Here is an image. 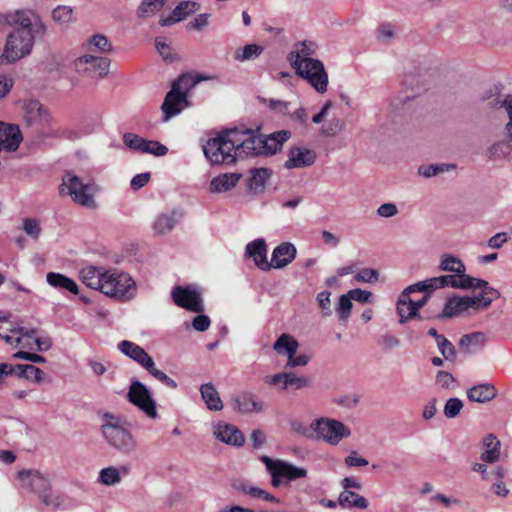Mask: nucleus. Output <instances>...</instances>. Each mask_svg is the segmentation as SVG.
<instances>
[{"mask_svg": "<svg viewBox=\"0 0 512 512\" xmlns=\"http://www.w3.org/2000/svg\"><path fill=\"white\" fill-rule=\"evenodd\" d=\"M241 178V174L234 172L219 174L211 179L209 191L212 194L229 192L237 186Z\"/></svg>", "mask_w": 512, "mask_h": 512, "instance_id": "obj_29", "label": "nucleus"}, {"mask_svg": "<svg viewBox=\"0 0 512 512\" xmlns=\"http://www.w3.org/2000/svg\"><path fill=\"white\" fill-rule=\"evenodd\" d=\"M86 50L89 52L107 53L112 50V44L108 38L102 34H96L88 39L85 44Z\"/></svg>", "mask_w": 512, "mask_h": 512, "instance_id": "obj_47", "label": "nucleus"}, {"mask_svg": "<svg viewBox=\"0 0 512 512\" xmlns=\"http://www.w3.org/2000/svg\"><path fill=\"white\" fill-rule=\"evenodd\" d=\"M168 148L155 140H145L142 153L151 154L157 157L165 156Z\"/></svg>", "mask_w": 512, "mask_h": 512, "instance_id": "obj_58", "label": "nucleus"}, {"mask_svg": "<svg viewBox=\"0 0 512 512\" xmlns=\"http://www.w3.org/2000/svg\"><path fill=\"white\" fill-rule=\"evenodd\" d=\"M245 257L252 259L255 266L262 271H270L267 259V244L263 238L255 239L245 246Z\"/></svg>", "mask_w": 512, "mask_h": 512, "instance_id": "obj_25", "label": "nucleus"}, {"mask_svg": "<svg viewBox=\"0 0 512 512\" xmlns=\"http://www.w3.org/2000/svg\"><path fill=\"white\" fill-rule=\"evenodd\" d=\"M288 390H301L310 386V379L306 376H299L294 372H287Z\"/></svg>", "mask_w": 512, "mask_h": 512, "instance_id": "obj_57", "label": "nucleus"}, {"mask_svg": "<svg viewBox=\"0 0 512 512\" xmlns=\"http://www.w3.org/2000/svg\"><path fill=\"white\" fill-rule=\"evenodd\" d=\"M436 385L441 389L450 390L455 387V378L446 371H438L435 378Z\"/></svg>", "mask_w": 512, "mask_h": 512, "instance_id": "obj_63", "label": "nucleus"}, {"mask_svg": "<svg viewBox=\"0 0 512 512\" xmlns=\"http://www.w3.org/2000/svg\"><path fill=\"white\" fill-rule=\"evenodd\" d=\"M396 33V27L390 22L380 23L376 29V38L381 43H389Z\"/></svg>", "mask_w": 512, "mask_h": 512, "instance_id": "obj_52", "label": "nucleus"}, {"mask_svg": "<svg viewBox=\"0 0 512 512\" xmlns=\"http://www.w3.org/2000/svg\"><path fill=\"white\" fill-rule=\"evenodd\" d=\"M171 297L178 307L195 313L204 311L202 293L196 285L175 286L171 290Z\"/></svg>", "mask_w": 512, "mask_h": 512, "instance_id": "obj_14", "label": "nucleus"}, {"mask_svg": "<svg viewBox=\"0 0 512 512\" xmlns=\"http://www.w3.org/2000/svg\"><path fill=\"white\" fill-rule=\"evenodd\" d=\"M165 0H143L137 9V16L142 19L150 18L160 11Z\"/></svg>", "mask_w": 512, "mask_h": 512, "instance_id": "obj_48", "label": "nucleus"}, {"mask_svg": "<svg viewBox=\"0 0 512 512\" xmlns=\"http://www.w3.org/2000/svg\"><path fill=\"white\" fill-rule=\"evenodd\" d=\"M117 348L123 355L145 369L152 377L171 389L177 388V383L156 367L153 358L141 346L132 341L123 340L117 344Z\"/></svg>", "mask_w": 512, "mask_h": 512, "instance_id": "obj_5", "label": "nucleus"}, {"mask_svg": "<svg viewBox=\"0 0 512 512\" xmlns=\"http://www.w3.org/2000/svg\"><path fill=\"white\" fill-rule=\"evenodd\" d=\"M199 9V5L193 1H185L180 3L173 10V18H166L161 21L162 26L170 25L174 22L181 21L185 19L190 14L196 12Z\"/></svg>", "mask_w": 512, "mask_h": 512, "instance_id": "obj_41", "label": "nucleus"}, {"mask_svg": "<svg viewBox=\"0 0 512 512\" xmlns=\"http://www.w3.org/2000/svg\"><path fill=\"white\" fill-rule=\"evenodd\" d=\"M130 474L126 465L108 466L99 471L97 482L104 486H116Z\"/></svg>", "mask_w": 512, "mask_h": 512, "instance_id": "obj_30", "label": "nucleus"}, {"mask_svg": "<svg viewBox=\"0 0 512 512\" xmlns=\"http://www.w3.org/2000/svg\"><path fill=\"white\" fill-rule=\"evenodd\" d=\"M289 119L299 125L300 127L306 128L309 125V117L305 107L299 106L293 112L290 111Z\"/></svg>", "mask_w": 512, "mask_h": 512, "instance_id": "obj_62", "label": "nucleus"}, {"mask_svg": "<svg viewBox=\"0 0 512 512\" xmlns=\"http://www.w3.org/2000/svg\"><path fill=\"white\" fill-rule=\"evenodd\" d=\"M110 60L107 57L84 54L74 61L75 70L92 78H101L108 74Z\"/></svg>", "mask_w": 512, "mask_h": 512, "instance_id": "obj_16", "label": "nucleus"}, {"mask_svg": "<svg viewBox=\"0 0 512 512\" xmlns=\"http://www.w3.org/2000/svg\"><path fill=\"white\" fill-rule=\"evenodd\" d=\"M13 20L17 25L13 30H25L26 32H30L34 37L37 34H43L45 32V26L39 16L31 10L17 11Z\"/></svg>", "mask_w": 512, "mask_h": 512, "instance_id": "obj_24", "label": "nucleus"}, {"mask_svg": "<svg viewBox=\"0 0 512 512\" xmlns=\"http://www.w3.org/2000/svg\"><path fill=\"white\" fill-rule=\"evenodd\" d=\"M352 307V299L348 294H343L339 297V301L336 306V313L342 323H346L349 319Z\"/></svg>", "mask_w": 512, "mask_h": 512, "instance_id": "obj_50", "label": "nucleus"}, {"mask_svg": "<svg viewBox=\"0 0 512 512\" xmlns=\"http://www.w3.org/2000/svg\"><path fill=\"white\" fill-rule=\"evenodd\" d=\"M238 158L262 156V134L249 129H233Z\"/></svg>", "mask_w": 512, "mask_h": 512, "instance_id": "obj_15", "label": "nucleus"}, {"mask_svg": "<svg viewBox=\"0 0 512 512\" xmlns=\"http://www.w3.org/2000/svg\"><path fill=\"white\" fill-rule=\"evenodd\" d=\"M229 404L233 411L240 414L259 413L264 408L263 402L250 392H240L234 395Z\"/></svg>", "mask_w": 512, "mask_h": 512, "instance_id": "obj_22", "label": "nucleus"}, {"mask_svg": "<svg viewBox=\"0 0 512 512\" xmlns=\"http://www.w3.org/2000/svg\"><path fill=\"white\" fill-rule=\"evenodd\" d=\"M313 440L331 447L338 446L352 436L351 428L336 418L321 416L311 421Z\"/></svg>", "mask_w": 512, "mask_h": 512, "instance_id": "obj_3", "label": "nucleus"}, {"mask_svg": "<svg viewBox=\"0 0 512 512\" xmlns=\"http://www.w3.org/2000/svg\"><path fill=\"white\" fill-rule=\"evenodd\" d=\"M214 438L224 444L241 447L245 442L243 433L233 424L216 421L211 424Z\"/></svg>", "mask_w": 512, "mask_h": 512, "instance_id": "obj_18", "label": "nucleus"}, {"mask_svg": "<svg viewBox=\"0 0 512 512\" xmlns=\"http://www.w3.org/2000/svg\"><path fill=\"white\" fill-rule=\"evenodd\" d=\"M479 289L482 290V293L476 296L452 297L448 299L443 310V317H453L470 308H486L499 296V292L488 284L486 287Z\"/></svg>", "mask_w": 512, "mask_h": 512, "instance_id": "obj_7", "label": "nucleus"}, {"mask_svg": "<svg viewBox=\"0 0 512 512\" xmlns=\"http://www.w3.org/2000/svg\"><path fill=\"white\" fill-rule=\"evenodd\" d=\"M261 461L265 464L267 472L271 475V484L278 488L283 482H291L307 476V470L280 459H272L262 456Z\"/></svg>", "mask_w": 512, "mask_h": 512, "instance_id": "obj_9", "label": "nucleus"}, {"mask_svg": "<svg viewBox=\"0 0 512 512\" xmlns=\"http://www.w3.org/2000/svg\"><path fill=\"white\" fill-rule=\"evenodd\" d=\"M263 103L268 107L272 112L275 114L281 115V116H289L290 108H291V102L284 101L280 99H264Z\"/></svg>", "mask_w": 512, "mask_h": 512, "instance_id": "obj_51", "label": "nucleus"}, {"mask_svg": "<svg viewBox=\"0 0 512 512\" xmlns=\"http://www.w3.org/2000/svg\"><path fill=\"white\" fill-rule=\"evenodd\" d=\"M265 383L277 387L283 391H288L287 372H280L273 375H267L264 379Z\"/></svg>", "mask_w": 512, "mask_h": 512, "instance_id": "obj_59", "label": "nucleus"}, {"mask_svg": "<svg viewBox=\"0 0 512 512\" xmlns=\"http://www.w3.org/2000/svg\"><path fill=\"white\" fill-rule=\"evenodd\" d=\"M299 348L296 338L290 334L283 333L273 344V350L279 356L287 357V360L294 356Z\"/></svg>", "mask_w": 512, "mask_h": 512, "instance_id": "obj_35", "label": "nucleus"}, {"mask_svg": "<svg viewBox=\"0 0 512 512\" xmlns=\"http://www.w3.org/2000/svg\"><path fill=\"white\" fill-rule=\"evenodd\" d=\"M201 397L211 411H221L224 407L219 392L212 383L202 384L200 387Z\"/></svg>", "mask_w": 512, "mask_h": 512, "instance_id": "obj_37", "label": "nucleus"}, {"mask_svg": "<svg viewBox=\"0 0 512 512\" xmlns=\"http://www.w3.org/2000/svg\"><path fill=\"white\" fill-rule=\"evenodd\" d=\"M35 329L27 330L21 327L20 330L14 331L11 336H7V344L13 347H21L25 349H34L33 335Z\"/></svg>", "mask_w": 512, "mask_h": 512, "instance_id": "obj_40", "label": "nucleus"}, {"mask_svg": "<svg viewBox=\"0 0 512 512\" xmlns=\"http://www.w3.org/2000/svg\"><path fill=\"white\" fill-rule=\"evenodd\" d=\"M486 156L493 161L509 159L512 156V139L505 133V138L488 146Z\"/></svg>", "mask_w": 512, "mask_h": 512, "instance_id": "obj_33", "label": "nucleus"}, {"mask_svg": "<svg viewBox=\"0 0 512 512\" xmlns=\"http://www.w3.org/2000/svg\"><path fill=\"white\" fill-rule=\"evenodd\" d=\"M467 396L473 402L484 403L497 396V389L491 383H483L471 387L467 391Z\"/></svg>", "mask_w": 512, "mask_h": 512, "instance_id": "obj_36", "label": "nucleus"}, {"mask_svg": "<svg viewBox=\"0 0 512 512\" xmlns=\"http://www.w3.org/2000/svg\"><path fill=\"white\" fill-rule=\"evenodd\" d=\"M486 336L482 332H474L461 337L459 345L466 353H473L483 347Z\"/></svg>", "mask_w": 512, "mask_h": 512, "instance_id": "obj_43", "label": "nucleus"}, {"mask_svg": "<svg viewBox=\"0 0 512 512\" xmlns=\"http://www.w3.org/2000/svg\"><path fill=\"white\" fill-rule=\"evenodd\" d=\"M263 52V48L257 44H249L241 50L236 51L235 59L238 61H247L257 58Z\"/></svg>", "mask_w": 512, "mask_h": 512, "instance_id": "obj_53", "label": "nucleus"}, {"mask_svg": "<svg viewBox=\"0 0 512 512\" xmlns=\"http://www.w3.org/2000/svg\"><path fill=\"white\" fill-rule=\"evenodd\" d=\"M22 133L18 125L0 121V150L14 152L22 142Z\"/></svg>", "mask_w": 512, "mask_h": 512, "instance_id": "obj_26", "label": "nucleus"}, {"mask_svg": "<svg viewBox=\"0 0 512 512\" xmlns=\"http://www.w3.org/2000/svg\"><path fill=\"white\" fill-rule=\"evenodd\" d=\"M101 431L109 445L118 451L129 454L136 449V440L121 417L110 413L104 414Z\"/></svg>", "mask_w": 512, "mask_h": 512, "instance_id": "obj_2", "label": "nucleus"}, {"mask_svg": "<svg viewBox=\"0 0 512 512\" xmlns=\"http://www.w3.org/2000/svg\"><path fill=\"white\" fill-rule=\"evenodd\" d=\"M316 161L314 150L306 146H293L287 151L284 163L286 169H302L313 165Z\"/></svg>", "mask_w": 512, "mask_h": 512, "instance_id": "obj_20", "label": "nucleus"}, {"mask_svg": "<svg viewBox=\"0 0 512 512\" xmlns=\"http://www.w3.org/2000/svg\"><path fill=\"white\" fill-rule=\"evenodd\" d=\"M127 399L148 418L155 419L158 416L156 402L152 397V393L139 380L131 381L127 392Z\"/></svg>", "mask_w": 512, "mask_h": 512, "instance_id": "obj_12", "label": "nucleus"}, {"mask_svg": "<svg viewBox=\"0 0 512 512\" xmlns=\"http://www.w3.org/2000/svg\"><path fill=\"white\" fill-rule=\"evenodd\" d=\"M318 45L311 40H304L295 43L288 54V61L292 68L297 67L300 63L304 64L308 61L316 60L312 56L316 53Z\"/></svg>", "mask_w": 512, "mask_h": 512, "instance_id": "obj_23", "label": "nucleus"}, {"mask_svg": "<svg viewBox=\"0 0 512 512\" xmlns=\"http://www.w3.org/2000/svg\"><path fill=\"white\" fill-rule=\"evenodd\" d=\"M41 502L50 508L57 509L63 505L64 499L60 493L52 492L51 489L40 495Z\"/></svg>", "mask_w": 512, "mask_h": 512, "instance_id": "obj_56", "label": "nucleus"}, {"mask_svg": "<svg viewBox=\"0 0 512 512\" xmlns=\"http://www.w3.org/2000/svg\"><path fill=\"white\" fill-rule=\"evenodd\" d=\"M295 73L305 80L318 94H325L328 90L329 76L322 61L316 59L299 64L293 68Z\"/></svg>", "mask_w": 512, "mask_h": 512, "instance_id": "obj_11", "label": "nucleus"}, {"mask_svg": "<svg viewBox=\"0 0 512 512\" xmlns=\"http://www.w3.org/2000/svg\"><path fill=\"white\" fill-rule=\"evenodd\" d=\"M425 291H433L438 288L453 287L459 289H476L486 287L487 281L471 277L469 275H442L419 282Z\"/></svg>", "mask_w": 512, "mask_h": 512, "instance_id": "obj_10", "label": "nucleus"}, {"mask_svg": "<svg viewBox=\"0 0 512 512\" xmlns=\"http://www.w3.org/2000/svg\"><path fill=\"white\" fill-rule=\"evenodd\" d=\"M345 128L344 122L340 118L331 119L325 125H323L319 132L322 136L325 137H334L340 132H342Z\"/></svg>", "mask_w": 512, "mask_h": 512, "instance_id": "obj_54", "label": "nucleus"}, {"mask_svg": "<svg viewBox=\"0 0 512 512\" xmlns=\"http://www.w3.org/2000/svg\"><path fill=\"white\" fill-rule=\"evenodd\" d=\"M18 479L21 485L38 493L39 496L51 488V481L48 474L35 469H23L18 472Z\"/></svg>", "mask_w": 512, "mask_h": 512, "instance_id": "obj_19", "label": "nucleus"}, {"mask_svg": "<svg viewBox=\"0 0 512 512\" xmlns=\"http://www.w3.org/2000/svg\"><path fill=\"white\" fill-rule=\"evenodd\" d=\"M190 82V78L182 77L172 85L162 104L165 121L178 115L187 106L186 94L183 90Z\"/></svg>", "mask_w": 512, "mask_h": 512, "instance_id": "obj_13", "label": "nucleus"}, {"mask_svg": "<svg viewBox=\"0 0 512 512\" xmlns=\"http://www.w3.org/2000/svg\"><path fill=\"white\" fill-rule=\"evenodd\" d=\"M232 486L236 491H238L242 494L248 495L251 498L262 499L264 501L272 502V503L279 502V500L275 496H273L266 490L262 489L261 487H258L256 485L252 484L249 481L235 480L233 482Z\"/></svg>", "mask_w": 512, "mask_h": 512, "instance_id": "obj_32", "label": "nucleus"}, {"mask_svg": "<svg viewBox=\"0 0 512 512\" xmlns=\"http://www.w3.org/2000/svg\"><path fill=\"white\" fill-rule=\"evenodd\" d=\"M418 292H425L419 282L408 286L400 294L397 301V313L401 324L418 317V309L413 302V294Z\"/></svg>", "mask_w": 512, "mask_h": 512, "instance_id": "obj_17", "label": "nucleus"}, {"mask_svg": "<svg viewBox=\"0 0 512 512\" xmlns=\"http://www.w3.org/2000/svg\"><path fill=\"white\" fill-rule=\"evenodd\" d=\"M415 97L416 95H399L394 97L389 104L391 112H399L409 107Z\"/></svg>", "mask_w": 512, "mask_h": 512, "instance_id": "obj_60", "label": "nucleus"}, {"mask_svg": "<svg viewBox=\"0 0 512 512\" xmlns=\"http://www.w3.org/2000/svg\"><path fill=\"white\" fill-rule=\"evenodd\" d=\"M291 138L288 130H279L269 135H262V156L274 155L281 151L283 144Z\"/></svg>", "mask_w": 512, "mask_h": 512, "instance_id": "obj_28", "label": "nucleus"}, {"mask_svg": "<svg viewBox=\"0 0 512 512\" xmlns=\"http://www.w3.org/2000/svg\"><path fill=\"white\" fill-rule=\"evenodd\" d=\"M297 249L290 242H283L274 248L270 261L271 269H283L296 258Z\"/></svg>", "mask_w": 512, "mask_h": 512, "instance_id": "obj_27", "label": "nucleus"}, {"mask_svg": "<svg viewBox=\"0 0 512 512\" xmlns=\"http://www.w3.org/2000/svg\"><path fill=\"white\" fill-rule=\"evenodd\" d=\"M60 193L70 196L71 199L87 208H96L95 194L98 187L94 182L83 183V181L75 174L68 172L64 175L60 185Z\"/></svg>", "mask_w": 512, "mask_h": 512, "instance_id": "obj_8", "label": "nucleus"}, {"mask_svg": "<svg viewBox=\"0 0 512 512\" xmlns=\"http://www.w3.org/2000/svg\"><path fill=\"white\" fill-rule=\"evenodd\" d=\"M35 38L25 30H11L1 51V65L14 64L29 56L33 50Z\"/></svg>", "mask_w": 512, "mask_h": 512, "instance_id": "obj_6", "label": "nucleus"}, {"mask_svg": "<svg viewBox=\"0 0 512 512\" xmlns=\"http://www.w3.org/2000/svg\"><path fill=\"white\" fill-rule=\"evenodd\" d=\"M145 140L146 139L134 133H126L123 136V142L128 148L141 153L143 151Z\"/></svg>", "mask_w": 512, "mask_h": 512, "instance_id": "obj_64", "label": "nucleus"}, {"mask_svg": "<svg viewBox=\"0 0 512 512\" xmlns=\"http://www.w3.org/2000/svg\"><path fill=\"white\" fill-rule=\"evenodd\" d=\"M22 228L26 235L34 240H37L42 232L40 221L36 218L23 219Z\"/></svg>", "mask_w": 512, "mask_h": 512, "instance_id": "obj_55", "label": "nucleus"}, {"mask_svg": "<svg viewBox=\"0 0 512 512\" xmlns=\"http://www.w3.org/2000/svg\"><path fill=\"white\" fill-rule=\"evenodd\" d=\"M487 105L494 110L503 109L508 117V122L504 125L505 133L512 139V95L502 94L495 88V92L490 91L489 95L483 97Z\"/></svg>", "mask_w": 512, "mask_h": 512, "instance_id": "obj_21", "label": "nucleus"}, {"mask_svg": "<svg viewBox=\"0 0 512 512\" xmlns=\"http://www.w3.org/2000/svg\"><path fill=\"white\" fill-rule=\"evenodd\" d=\"M482 445L484 451L481 454V459L487 463H494L500 458V441L496 436L489 434L483 438Z\"/></svg>", "mask_w": 512, "mask_h": 512, "instance_id": "obj_38", "label": "nucleus"}, {"mask_svg": "<svg viewBox=\"0 0 512 512\" xmlns=\"http://www.w3.org/2000/svg\"><path fill=\"white\" fill-rule=\"evenodd\" d=\"M46 281L51 287L55 289L67 291L74 295L79 293V286L77 283L72 278H69L64 274L49 272L46 275Z\"/></svg>", "mask_w": 512, "mask_h": 512, "instance_id": "obj_34", "label": "nucleus"}, {"mask_svg": "<svg viewBox=\"0 0 512 512\" xmlns=\"http://www.w3.org/2000/svg\"><path fill=\"white\" fill-rule=\"evenodd\" d=\"M81 281L89 288L121 302L134 299L138 286L127 272L104 266H86L79 271Z\"/></svg>", "mask_w": 512, "mask_h": 512, "instance_id": "obj_1", "label": "nucleus"}, {"mask_svg": "<svg viewBox=\"0 0 512 512\" xmlns=\"http://www.w3.org/2000/svg\"><path fill=\"white\" fill-rule=\"evenodd\" d=\"M179 214L176 211L160 213L151 223V229L155 236H163L170 233L178 223Z\"/></svg>", "mask_w": 512, "mask_h": 512, "instance_id": "obj_31", "label": "nucleus"}, {"mask_svg": "<svg viewBox=\"0 0 512 512\" xmlns=\"http://www.w3.org/2000/svg\"><path fill=\"white\" fill-rule=\"evenodd\" d=\"M272 175V171L268 168H254L249 171L248 187L254 192H262Z\"/></svg>", "mask_w": 512, "mask_h": 512, "instance_id": "obj_39", "label": "nucleus"}, {"mask_svg": "<svg viewBox=\"0 0 512 512\" xmlns=\"http://www.w3.org/2000/svg\"><path fill=\"white\" fill-rule=\"evenodd\" d=\"M52 19L60 26H67L74 21L73 10L69 6H57L52 11Z\"/></svg>", "mask_w": 512, "mask_h": 512, "instance_id": "obj_49", "label": "nucleus"}, {"mask_svg": "<svg viewBox=\"0 0 512 512\" xmlns=\"http://www.w3.org/2000/svg\"><path fill=\"white\" fill-rule=\"evenodd\" d=\"M455 168L456 166L454 164L448 163L421 165L418 168V174L424 178H431L439 174L450 172Z\"/></svg>", "mask_w": 512, "mask_h": 512, "instance_id": "obj_46", "label": "nucleus"}, {"mask_svg": "<svg viewBox=\"0 0 512 512\" xmlns=\"http://www.w3.org/2000/svg\"><path fill=\"white\" fill-rule=\"evenodd\" d=\"M338 503L344 508L366 509L369 505L368 500L353 491H342L338 497Z\"/></svg>", "mask_w": 512, "mask_h": 512, "instance_id": "obj_42", "label": "nucleus"}, {"mask_svg": "<svg viewBox=\"0 0 512 512\" xmlns=\"http://www.w3.org/2000/svg\"><path fill=\"white\" fill-rule=\"evenodd\" d=\"M18 370L19 377H23L34 383H41L44 381L45 373L38 367L31 364H18L14 366V372Z\"/></svg>", "mask_w": 512, "mask_h": 512, "instance_id": "obj_45", "label": "nucleus"}, {"mask_svg": "<svg viewBox=\"0 0 512 512\" xmlns=\"http://www.w3.org/2000/svg\"><path fill=\"white\" fill-rule=\"evenodd\" d=\"M203 152L212 165L233 164L238 158L233 129L209 139L203 146Z\"/></svg>", "mask_w": 512, "mask_h": 512, "instance_id": "obj_4", "label": "nucleus"}, {"mask_svg": "<svg viewBox=\"0 0 512 512\" xmlns=\"http://www.w3.org/2000/svg\"><path fill=\"white\" fill-rule=\"evenodd\" d=\"M463 408V402L459 398H449L444 405V415L447 418H455Z\"/></svg>", "mask_w": 512, "mask_h": 512, "instance_id": "obj_61", "label": "nucleus"}, {"mask_svg": "<svg viewBox=\"0 0 512 512\" xmlns=\"http://www.w3.org/2000/svg\"><path fill=\"white\" fill-rule=\"evenodd\" d=\"M439 269L441 271L452 272L458 275H467L464 263L451 254H443L440 259Z\"/></svg>", "mask_w": 512, "mask_h": 512, "instance_id": "obj_44", "label": "nucleus"}]
</instances>
